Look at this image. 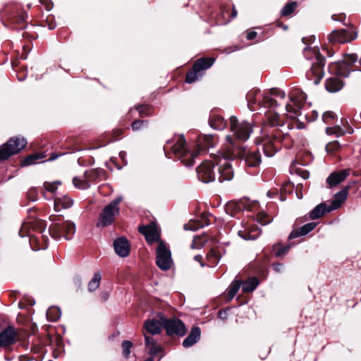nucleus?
Segmentation results:
<instances>
[{
    "instance_id": "nucleus-1",
    "label": "nucleus",
    "mask_w": 361,
    "mask_h": 361,
    "mask_svg": "<svg viewBox=\"0 0 361 361\" xmlns=\"http://www.w3.org/2000/svg\"><path fill=\"white\" fill-rule=\"evenodd\" d=\"M75 233V227H20L18 233L20 237L29 236L30 241H39L40 238L47 240L49 236L55 240H71Z\"/></svg>"
},
{
    "instance_id": "nucleus-2",
    "label": "nucleus",
    "mask_w": 361,
    "mask_h": 361,
    "mask_svg": "<svg viewBox=\"0 0 361 361\" xmlns=\"http://www.w3.org/2000/svg\"><path fill=\"white\" fill-rule=\"evenodd\" d=\"M304 54L311 64L310 69L307 72V77L309 80H313L314 83L317 85L324 76V58L317 47L305 49Z\"/></svg>"
},
{
    "instance_id": "nucleus-3",
    "label": "nucleus",
    "mask_w": 361,
    "mask_h": 361,
    "mask_svg": "<svg viewBox=\"0 0 361 361\" xmlns=\"http://www.w3.org/2000/svg\"><path fill=\"white\" fill-rule=\"evenodd\" d=\"M226 140L231 149V157L243 159L249 167H257L260 164L261 154L258 149L248 150L233 141L231 136H226Z\"/></svg>"
},
{
    "instance_id": "nucleus-4",
    "label": "nucleus",
    "mask_w": 361,
    "mask_h": 361,
    "mask_svg": "<svg viewBox=\"0 0 361 361\" xmlns=\"http://www.w3.org/2000/svg\"><path fill=\"white\" fill-rule=\"evenodd\" d=\"M348 192V187H345L338 192L334 200L329 204L326 202H322L317 205L310 213L309 216H305L302 219L305 221L308 219L314 220L324 216L325 214L331 212L333 210L338 209L345 200Z\"/></svg>"
},
{
    "instance_id": "nucleus-5",
    "label": "nucleus",
    "mask_w": 361,
    "mask_h": 361,
    "mask_svg": "<svg viewBox=\"0 0 361 361\" xmlns=\"http://www.w3.org/2000/svg\"><path fill=\"white\" fill-rule=\"evenodd\" d=\"M235 159L231 157V149L230 146H226V151L224 152H219L218 154L214 155L215 165L218 166V176L216 178L220 183L225 180H230L233 177V170L230 163V160Z\"/></svg>"
},
{
    "instance_id": "nucleus-6",
    "label": "nucleus",
    "mask_w": 361,
    "mask_h": 361,
    "mask_svg": "<svg viewBox=\"0 0 361 361\" xmlns=\"http://www.w3.org/2000/svg\"><path fill=\"white\" fill-rule=\"evenodd\" d=\"M289 137L288 132L280 128H273L264 138L263 149L267 157L274 156L281 149V143Z\"/></svg>"
},
{
    "instance_id": "nucleus-7",
    "label": "nucleus",
    "mask_w": 361,
    "mask_h": 361,
    "mask_svg": "<svg viewBox=\"0 0 361 361\" xmlns=\"http://www.w3.org/2000/svg\"><path fill=\"white\" fill-rule=\"evenodd\" d=\"M173 154L186 166H190L194 163L195 154L188 149L186 140L183 135L174 137L171 146Z\"/></svg>"
},
{
    "instance_id": "nucleus-8",
    "label": "nucleus",
    "mask_w": 361,
    "mask_h": 361,
    "mask_svg": "<svg viewBox=\"0 0 361 361\" xmlns=\"http://www.w3.org/2000/svg\"><path fill=\"white\" fill-rule=\"evenodd\" d=\"M230 129L233 135H230L233 141H246L252 132L251 125L245 121H239L235 116L230 118Z\"/></svg>"
},
{
    "instance_id": "nucleus-9",
    "label": "nucleus",
    "mask_w": 361,
    "mask_h": 361,
    "mask_svg": "<svg viewBox=\"0 0 361 361\" xmlns=\"http://www.w3.org/2000/svg\"><path fill=\"white\" fill-rule=\"evenodd\" d=\"M27 145L24 137H14L0 147V160H6L11 156L18 153Z\"/></svg>"
},
{
    "instance_id": "nucleus-10",
    "label": "nucleus",
    "mask_w": 361,
    "mask_h": 361,
    "mask_svg": "<svg viewBox=\"0 0 361 361\" xmlns=\"http://www.w3.org/2000/svg\"><path fill=\"white\" fill-rule=\"evenodd\" d=\"M20 340L18 329L13 326H8L0 331V348L9 350Z\"/></svg>"
},
{
    "instance_id": "nucleus-11",
    "label": "nucleus",
    "mask_w": 361,
    "mask_h": 361,
    "mask_svg": "<svg viewBox=\"0 0 361 361\" xmlns=\"http://www.w3.org/2000/svg\"><path fill=\"white\" fill-rule=\"evenodd\" d=\"M247 106L251 111H255V105L263 104L265 107L276 106V102L269 96H264L259 90H252L247 94Z\"/></svg>"
},
{
    "instance_id": "nucleus-12",
    "label": "nucleus",
    "mask_w": 361,
    "mask_h": 361,
    "mask_svg": "<svg viewBox=\"0 0 361 361\" xmlns=\"http://www.w3.org/2000/svg\"><path fill=\"white\" fill-rule=\"evenodd\" d=\"M156 264L157 267L163 270L168 271L173 264L171 253L164 242H160L156 250Z\"/></svg>"
},
{
    "instance_id": "nucleus-13",
    "label": "nucleus",
    "mask_w": 361,
    "mask_h": 361,
    "mask_svg": "<svg viewBox=\"0 0 361 361\" xmlns=\"http://www.w3.org/2000/svg\"><path fill=\"white\" fill-rule=\"evenodd\" d=\"M122 197H118L112 200L102 210L100 214V222L103 226H109L114 223L115 218L119 214L118 204L121 202Z\"/></svg>"
},
{
    "instance_id": "nucleus-14",
    "label": "nucleus",
    "mask_w": 361,
    "mask_h": 361,
    "mask_svg": "<svg viewBox=\"0 0 361 361\" xmlns=\"http://www.w3.org/2000/svg\"><path fill=\"white\" fill-rule=\"evenodd\" d=\"M215 166L214 155L212 160L204 161L196 169L198 178L204 183L214 181L216 174L214 171Z\"/></svg>"
},
{
    "instance_id": "nucleus-15",
    "label": "nucleus",
    "mask_w": 361,
    "mask_h": 361,
    "mask_svg": "<svg viewBox=\"0 0 361 361\" xmlns=\"http://www.w3.org/2000/svg\"><path fill=\"white\" fill-rule=\"evenodd\" d=\"M290 99L293 102L286 105V110L290 118L294 119L298 116H302L300 109H302L304 103L306 101V96L304 93H300L298 96L292 94L290 96Z\"/></svg>"
},
{
    "instance_id": "nucleus-16",
    "label": "nucleus",
    "mask_w": 361,
    "mask_h": 361,
    "mask_svg": "<svg viewBox=\"0 0 361 361\" xmlns=\"http://www.w3.org/2000/svg\"><path fill=\"white\" fill-rule=\"evenodd\" d=\"M161 319L168 335L183 336L186 334L185 326L180 319L175 318L168 319L164 316H161Z\"/></svg>"
},
{
    "instance_id": "nucleus-17",
    "label": "nucleus",
    "mask_w": 361,
    "mask_h": 361,
    "mask_svg": "<svg viewBox=\"0 0 361 361\" xmlns=\"http://www.w3.org/2000/svg\"><path fill=\"white\" fill-rule=\"evenodd\" d=\"M357 37V32L353 27L346 30L333 31L329 35V40L333 42L345 43L355 39Z\"/></svg>"
},
{
    "instance_id": "nucleus-18",
    "label": "nucleus",
    "mask_w": 361,
    "mask_h": 361,
    "mask_svg": "<svg viewBox=\"0 0 361 361\" xmlns=\"http://www.w3.org/2000/svg\"><path fill=\"white\" fill-rule=\"evenodd\" d=\"M139 232L145 236L148 245L163 242L161 239V230L159 227H138Z\"/></svg>"
},
{
    "instance_id": "nucleus-19",
    "label": "nucleus",
    "mask_w": 361,
    "mask_h": 361,
    "mask_svg": "<svg viewBox=\"0 0 361 361\" xmlns=\"http://www.w3.org/2000/svg\"><path fill=\"white\" fill-rule=\"evenodd\" d=\"M114 248L116 254L120 257H126L130 252V244L126 237L121 236L114 241Z\"/></svg>"
},
{
    "instance_id": "nucleus-20",
    "label": "nucleus",
    "mask_w": 361,
    "mask_h": 361,
    "mask_svg": "<svg viewBox=\"0 0 361 361\" xmlns=\"http://www.w3.org/2000/svg\"><path fill=\"white\" fill-rule=\"evenodd\" d=\"M159 320L156 319H147L144 322V329L145 331L143 333H146L148 335H157L159 334L162 328L164 327V322H162L161 317L164 316L160 314Z\"/></svg>"
},
{
    "instance_id": "nucleus-21",
    "label": "nucleus",
    "mask_w": 361,
    "mask_h": 361,
    "mask_svg": "<svg viewBox=\"0 0 361 361\" xmlns=\"http://www.w3.org/2000/svg\"><path fill=\"white\" fill-rule=\"evenodd\" d=\"M216 143V139L212 135H201L197 139V154L201 153L202 151L213 147Z\"/></svg>"
},
{
    "instance_id": "nucleus-22",
    "label": "nucleus",
    "mask_w": 361,
    "mask_h": 361,
    "mask_svg": "<svg viewBox=\"0 0 361 361\" xmlns=\"http://www.w3.org/2000/svg\"><path fill=\"white\" fill-rule=\"evenodd\" d=\"M143 336L145 337L146 348L151 356L153 357L163 352V348L159 344H157V341L152 336V335L143 333Z\"/></svg>"
},
{
    "instance_id": "nucleus-23",
    "label": "nucleus",
    "mask_w": 361,
    "mask_h": 361,
    "mask_svg": "<svg viewBox=\"0 0 361 361\" xmlns=\"http://www.w3.org/2000/svg\"><path fill=\"white\" fill-rule=\"evenodd\" d=\"M238 233L245 240H253L262 234V231L259 227H243V229L238 231Z\"/></svg>"
},
{
    "instance_id": "nucleus-24",
    "label": "nucleus",
    "mask_w": 361,
    "mask_h": 361,
    "mask_svg": "<svg viewBox=\"0 0 361 361\" xmlns=\"http://www.w3.org/2000/svg\"><path fill=\"white\" fill-rule=\"evenodd\" d=\"M331 71L336 75L343 77H348L350 73H356V70H350V66L342 61L331 64Z\"/></svg>"
},
{
    "instance_id": "nucleus-25",
    "label": "nucleus",
    "mask_w": 361,
    "mask_h": 361,
    "mask_svg": "<svg viewBox=\"0 0 361 361\" xmlns=\"http://www.w3.org/2000/svg\"><path fill=\"white\" fill-rule=\"evenodd\" d=\"M348 175L349 172L345 169L341 170L338 172H334L331 173L327 178L326 182L329 185V187L332 188L343 181Z\"/></svg>"
},
{
    "instance_id": "nucleus-26",
    "label": "nucleus",
    "mask_w": 361,
    "mask_h": 361,
    "mask_svg": "<svg viewBox=\"0 0 361 361\" xmlns=\"http://www.w3.org/2000/svg\"><path fill=\"white\" fill-rule=\"evenodd\" d=\"M200 329L199 327H193L189 335L184 339L183 345L189 348L196 343L200 338Z\"/></svg>"
},
{
    "instance_id": "nucleus-27",
    "label": "nucleus",
    "mask_w": 361,
    "mask_h": 361,
    "mask_svg": "<svg viewBox=\"0 0 361 361\" xmlns=\"http://www.w3.org/2000/svg\"><path fill=\"white\" fill-rule=\"evenodd\" d=\"M344 83L338 77L328 78L325 82V87L329 92H336L342 89Z\"/></svg>"
},
{
    "instance_id": "nucleus-28",
    "label": "nucleus",
    "mask_w": 361,
    "mask_h": 361,
    "mask_svg": "<svg viewBox=\"0 0 361 361\" xmlns=\"http://www.w3.org/2000/svg\"><path fill=\"white\" fill-rule=\"evenodd\" d=\"M195 226H210L212 224H220L215 216L209 213H203L200 217H198L195 221Z\"/></svg>"
},
{
    "instance_id": "nucleus-29",
    "label": "nucleus",
    "mask_w": 361,
    "mask_h": 361,
    "mask_svg": "<svg viewBox=\"0 0 361 361\" xmlns=\"http://www.w3.org/2000/svg\"><path fill=\"white\" fill-rule=\"evenodd\" d=\"M73 204V200L68 196H63L61 198L56 197L54 199V209L56 211H59L61 209H68L72 207Z\"/></svg>"
},
{
    "instance_id": "nucleus-30",
    "label": "nucleus",
    "mask_w": 361,
    "mask_h": 361,
    "mask_svg": "<svg viewBox=\"0 0 361 361\" xmlns=\"http://www.w3.org/2000/svg\"><path fill=\"white\" fill-rule=\"evenodd\" d=\"M214 62V60L212 58H202L195 62L193 67L196 71L201 73L202 71L210 68Z\"/></svg>"
},
{
    "instance_id": "nucleus-31",
    "label": "nucleus",
    "mask_w": 361,
    "mask_h": 361,
    "mask_svg": "<svg viewBox=\"0 0 361 361\" xmlns=\"http://www.w3.org/2000/svg\"><path fill=\"white\" fill-rule=\"evenodd\" d=\"M209 126L216 130H222L226 126V122L222 116L219 115H212L209 120Z\"/></svg>"
},
{
    "instance_id": "nucleus-32",
    "label": "nucleus",
    "mask_w": 361,
    "mask_h": 361,
    "mask_svg": "<svg viewBox=\"0 0 361 361\" xmlns=\"http://www.w3.org/2000/svg\"><path fill=\"white\" fill-rule=\"evenodd\" d=\"M259 283L257 277H252L245 281L243 284V291L244 293H251L254 291Z\"/></svg>"
},
{
    "instance_id": "nucleus-33",
    "label": "nucleus",
    "mask_w": 361,
    "mask_h": 361,
    "mask_svg": "<svg viewBox=\"0 0 361 361\" xmlns=\"http://www.w3.org/2000/svg\"><path fill=\"white\" fill-rule=\"evenodd\" d=\"M45 155L40 153L32 154L27 156L22 162V166H26L39 163V160L44 158Z\"/></svg>"
},
{
    "instance_id": "nucleus-34",
    "label": "nucleus",
    "mask_w": 361,
    "mask_h": 361,
    "mask_svg": "<svg viewBox=\"0 0 361 361\" xmlns=\"http://www.w3.org/2000/svg\"><path fill=\"white\" fill-rule=\"evenodd\" d=\"M314 227H299L294 229L289 235V239L296 238L309 233Z\"/></svg>"
},
{
    "instance_id": "nucleus-35",
    "label": "nucleus",
    "mask_w": 361,
    "mask_h": 361,
    "mask_svg": "<svg viewBox=\"0 0 361 361\" xmlns=\"http://www.w3.org/2000/svg\"><path fill=\"white\" fill-rule=\"evenodd\" d=\"M241 286H243L240 280H235L231 283L228 290V298L229 300H232L235 297Z\"/></svg>"
},
{
    "instance_id": "nucleus-36",
    "label": "nucleus",
    "mask_w": 361,
    "mask_h": 361,
    "mask_svg": "<svg viewBox=\"0 0 361 361\" xmlns=\"http://www.w3.org/2000/svg\"><path fill=\"white\" fill-rule=\"evenodd\" d=\"M61 317V310L58 307H51L47 311V318L51 322L58 320Z\"/></svg>"
},
{
    "instance_id": "nucleus-37",
    "label": "nucleus",
    "mask_w": 361,
    "mask_h": 361,
    "mask_svg": "<svg viewBox=\"0 0 361 361\" xmlns=\"http://www.w3.org/2000/svg\"><path fill=\"white\" fill-rule=\"evenodd\" d=\"M347 131L343 130L341 127L336 125L334 127H327L326 128V133L327 135H335L336 137H341L344 135ZM348 133H352L353 131H348Z\"/></svg>"
},
{
    "instance_id": "nucleus-38",
    "label": "nucleus",
    "mask_w": 361,
    "mask_h": 361,
    "mask_svg": "<svg viewBox=\"0 0 361 361\" xmlns=\"http://www.w3.org/2000/svg\"><path fill=\"white\" fill-rule=\"evenodd\" d=\"M73 183L77 188L85 190L90 187L91 183L90 181L84 177L83 179H80L77 177L73 178Z\"/></svg>"
},
{
    "instance_id": "nucleus-39",
    "label": "nucleus",
    "mask_w": 361,
    "mask_h": 361,
    "mask_svg": "<svg viewBox=\"0 0 361 361\" xmlns=\"http://www.w3.org/2000/svg\"><path fill=\"white\" fill-rule=\"evenodd\" d=\"M272 217L269 216L264 212H258L256 215L257 221L261 224V226H267L272 221Z\"/></svg>"
},
{
    "instance_id": "nucleus-40",
    "label": "nucleus",
    "mask_w": 361,
    "mask_h": 361,
    "mask_svg": "<svg viewBox=\"0 0 361 361\" xmlns=\"http://www.w3.org/2000/svg\"><path fill=\"white\" fill-rule=\"evenodd\" d=\"M101 275L99 272H97L94 274L92 279L88 283V290L90 292L96 290L99 286L100 281H101Z\"/></svg>"
},
{
    "instance_id": "nucleus-41",
    "label": "nucleus",
    "mask_w": 361,
    "mask_h": 361,
    "mask_svg": "<svg viewBox=\"0 0 361 361\" xmlns=\"http://www.w3.org/2000/svg\"><path fill=\"white\" fill-rule=\"evenodd\" d=\"M207 241V237L204 235L201 236H195L193 238L192 248H201Z\"/></svg>"
},
{
    "instance_id": "nucleus-42",
    "label": "nucleus",
    "mask_w": 361,
    "mask_h": 361,
    "mask_svg": "<svg viewBox=\"0 0 361 361\" xmlns=\"http://www.w3.org/2000/svg\"><path fill=\"white\" fill-rule=\"evenodd\" d=\"M201 73L196 71L193 67L192 70L187 73L185 82L187 83L195 82L200 77H201Z\"/></svg>"
},
{
    "instance_id": "nucleus-43",
    "label": "nucleus",
    "mask_w": 361,
    "mask_h": 361,
    "mask_svg": "<svg viewBox=\"0 0 361 361\" xmlns=\"http://www.w3.org/2000/svg\"><path fill=\"white\" fill-rule=\"evenodd\" d=\"M207 260L211 263L212 266L218 264L220 259L219 254L214 250H210L207 255Z\"/></svg>"
},
{
    "instance_id": "nucleus-44",
    "label": "nucleus",
    "mask_w": 361,
    "mask_h": 361,
    "mask_svg": "<svg viewBox=\"0 0 361 361\" xmlns=\"http://www.w3.org/2000/svg\"><path fill=\"white\" fill-rule=\"evenodd\" d=\"M267 124L271 128H274L277 126L281 127L282 126L279 124V114L270 113L267 115Z\"/></svg>"
},
{
    "instance_id": "nucleus-45",
    "label": "nucleus",
    "mask_w": 361,
    "mask_h": 361,
    "mask_svg": "<svg viewBox=\"0 0 361 361\" xmlns=\"http://www.w3.org/2000/svg\"><path fill=\"white\" fill-rule=\"evenodd\" d=\"M245 209V205L243 202H229L226 206V211L238 210L240 211Z\"/></svg>"
},
{
    "instance_id": "nucleus-46",
    "label": "nucleus",
    "mask_w": 361,
    "mask_h": 361,
    "mask_svg": "<svg viewBox=\"0 0 361 361\" xmlns=\"http://www.w3.org/2000/svg\"><path fill=\"white\" fill-rule=\"evenodd\" d=\"M61 183L60 181H54V182H45L44 183V187L46 191H49L51 193H55L58 186L60 185Z\"/></svg>"
},
{
    "instance_id": "nucleus-47",
    "label": "nucleus",
    "mask_w": 361,
    "mask_h": 361,
    "mask_svg": "<svg viewBox=\"0 0 361 361\" xmlns=\"http://www.w3.org/2000/svg\"><path fill=\"white\" fill-rule=\"evenodd\" d=\"M121 346L123 348L122 354L123 357L128 358L130 354V349L133 347V343L130 341H123Z\"/></svg>"
},
{
    "instance_id": "nucleus-48",
    "label": "nucleus",
    "mask_w": 361,
    "mask_h": 361,
    "mask_svg": "<svg viewBox=\"0 0 361 361\" xmlns=\"http://www.w3.org/2000/svg\"><path fill=\"white\" fill-rule=\"evenodd\" d=\"M297 4L295 2H291L286 4L281 10V16H287L291 14L295 9Z\"/></svg>"
},
{
    "instance_id": "nucleus-49",
    "label": "nucleus",
    "mask_w": 361,
    "mask_h": 361,
    "mask_svg": "<svg viewBox=\"0 0 361 361\" xmlns=\"http://www.w3.org/2000/svg\"><path fill=\"white\" fill-rule=\"evenodd\" d=\"M100 175V172L98 170L92 169L90 171H86L84 173V177L87 178L90 183L96 180Z\"/></svg>"
},
{
    "instance_id": "nucleus-50",
    "label": "nucleus",
    "mask_w": 361,
    "mask_h": 361,
    "mask_svg": "<svg viewBox=\"0 0 361 361\" xmlns=\"http://www.w3.org/2000/svg\"><path fill=\"white\" fill-rule=\"evenodd\" d=\"M140 116H149L152 114V108L149 105H139L136 107Z\"/></svg>"
},
{
    "instance_id": "nucleus-51",
    "label": "nucleus",
    "mask_w": 361,
    "mask_h": 361,
    "mask_svg": "<svg viewBox=\"0 0 361 361\" xmlns=\"http://www.w3.org/2000/svg\"><path fill=\"white\" fill-rule=\"evenodd\" d=\"M336 119V114L332 111H326L323 114L322 120L326 124H332Z\"/></svg>"
},
{
    "instance_id": "nucleus-52",
    "label": "nucleus",
    "mask_w": 361,
    "mask_h": 361,
    "mask_svg": "<svg viewBox=\"0 0 361 361\" xmlns=\"http://www.w3.org/2000/svg\"><path fill=\"white\" fill-rule=\"evenodd\" d=\"M357 58L358 56L355 54H346L345 55L342 62L345 63V64H347V66H350L355 63V62H357Z\"/></svg>"
},
{
    "instance_id": "nucleus-53",
    "label": "nucleus",
    "mask_w": 361,
    "mask_h": 361,
    "mask_svg": "<svg viewBox=\"0 0 361 361\" xmlns=\"http://www.w3.org/2000/svg\"><path fill=\"white\" fill-rule=\"evenodd\" d=\"M325 148L328 153H331L338 150L341 148V145L337 141L330 142L326 145Z\"/></svg>"
},
{
    "instance_id": "nucleus-54",
    "label": "nucleus",
    "mask_w": 361,
    "mask_h": 361,
    "mask_svg": "<svg viewBox=\"0 0 361 361\" xmlns=\"http://www.w3.org/2000/svg\"><path fill=\"white\" fill-rule=\"evenodd\" d=\"M290 246H291V245L290 244V245H288L286 246L279 248L277 251H275L276 245H274L273 247V250L274 251V255L277 257H280L283 255H285L289 251Z\"/></svg>"
},
{
    "instance_id": "nucleus-55",
    "label": "nucleus",
    "mask_w": 361,
    "mask_h": 361,
    "mask_svg": "<svg viewBox=\"0 0 361 361\" xmlns=\"http://www.w3.org/2000/svg\"><path fill=\"white\" fill-rule=\"evenodd\" d=\"M145 121H141V120H135L134 121L133 123H132V129L133 130H137L139 129H140L143 124H144Z\"/></svg>"
},
{
    "instance_id": "nucleus-56",
    "label": "nucleus",
    "mask_w": 361,
    "mask_h": 361,
    "mask_svg": "<svg viewBox=\"0 0 361 361\" xmlns=\"http://www.w3.org/2000/svg\"><path fill=\"white\" fill-rule=\"evenodd\" d=\"M37 196V194L36 190L34 188L30 190L29 192H27V197L30 199V200H31V201H33V202L36 201Z\"/></svg>"
},
{
    "instance_id": "nucleus-57",
    "label": "nucleus",
    "mask_w": 361,
    "mask_h": 361,
    "mask_svg": "<svg viewBox=\"0 0 361 361\" xmlns=\"http://www.w3.org/2000/svg\"><path fill=\"white\" fill-rule=\"evenodd\" d=\"M272 266L274 271H276V272H281L283 267V264L281 263H276L274 264Z\"/></svg>"
},
{
    "instance_id": "nucleus-58",
    "label": "nucleus",
    "mask_w": 361,
    "mask_h": 361,
    "mask_svg": "<svg viewBox=\"0 0 361 361\" xmlns=\"http://www.w3.org/2000/svg\"><path fill=\"white\" fill-rule=\"evenodd\" d=\"M345 18V15H343V14H341V15H333V16H332V19H333L334 20L343 21Z\"/></svg>"
},
{
    "instance_id": "nucleus-59",
    "label": "nucleus",
    "mask_w": 361,
    "mask_h": 361,
    "mask_svg": "<svg viewBox=\"0 0 361 361\" xmlns=\"http://www.w3.org/2000/svg\"><path fill=\"white\" fill-rule=\"evenodd\" d=\"M311 114H312V118H310L308 117V116H307V115H305V118H306L309 121H314V120L318 117V114H317V111H312Z\"/></svg>"
},
{
    "instance_id": "nucleus-60",
    "label": "nucleus",
    "mask_w": 361,
    "mask_h": 361,
    "mask_svg": "<svg viewBox=\"0 0 361 361\" xmlns=\"http://www.w3.org/2000/svg\"><path fill=\"white\" fill-rule=\"evenodd\" d=\"M257 36V32L255 31H250L247 34V39H253Z\"/></svg>"
},
{
    "instance_id": "nucleus-61",
    "label": "nucleus",
    "mask_w": 361,
    "mask_h": 361,
    "mask_svg": "<svg viewBox=\"0 0 361 361\" xmlns=\"http://www.w3.org/2000/svg\"><path fill=\"white\" fill-rule=\"evenodd\" d=\"M194 259L197 262H199L202 267H204L205 266V264L202 261V257L201 255H198L195 256Z\"/></svg>"
},
{
    "instance_id": "nucleus-62",
    "label": "nucleus",
    "mask_w": 361,
    "mask_h": 361,
    "mask_svg": "<svg viewBox=\"0 0 361 361\" xmlns=\"http://www.w3.org/2000/svg\"><path fill=\"white\" fill-rule=\"evenodd\" d=\"M279 195V193L277 191H268L267 192V196L269 197V198H274L275 197L278 196Z\"/></svg>"
},
{
    "instance_id": "nucleus-63",
    "label": "nucleus",
    "mask_w": 361,
    "mask_h": 361,
    "mask_svg": "<svg viewBox=\"0 0 361 361\" xmlns=\"http://www.w3.org/2000/svg\"><path fill=\"white\" fill-rule=\"evenodd\" d=\"M31 360H32V357H29L27 355H20L19 357L20 361H30Z\"/></svg>"
},
{
    "instance_id": "nucleus-64",
    "label": "nucleus",
    "mask_w": 361,
    "mask_h": 361,
    "mask_svg": "<svg viewBox=\"0 0 361 361\" xmlns=\"http://www.w3.org/2000/svg\"><path fill=\"white\" fill-rule=\"evenodd\" d=\"M27 18V13H23V14H21L19 16L18 21L19 22H24Z\"/></svg>"
}]
</instances>
